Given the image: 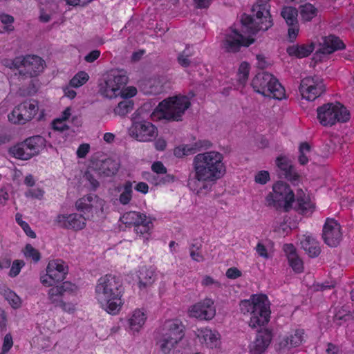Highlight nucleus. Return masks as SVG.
I'll return each instance as SVG.
<instances>
[{"label":"nucleus","instance_id":"obj_4","mask_svg":"<svg viewBox=\"0 0 354 354\" xmlns=\"http://www.w3.org/2000/svg\"><path fill=\"white\" fill-rule=\"evenodd\" d=\"M268 297L264 294L252 295L249 299L240 303V309L244 315L250 314L249 326L252 328L266 325L270 318V308Z\"/></svg>","mask_w":354,"mask_h":354},{"label":"nucleus","instance_id":"obj_52","mask_svg":"<svg viewBox=\"0 0 354 354\" xmlns=\"http://www.w3.org/2000/svg\"><path fill=\"white\" fill-rule=\"evenodd\" d=\"M52 126L55 130L59 131H63L68 129L67 122L57 118L53 121Z\"/></svg>","mask_w":354,"mask_h":354},{"label":"nucleus","instance_id":"obj_32","mask_svg":"<svg viewBox=\"0 0 354 354\" xmlns=\"http://www.w3.org/2000/svg\"><path fill=\"white\" fill-rule=\"evenodd\" d=\"M314 50L313 44L293 45L287 48V53L290 56H295L297 58H303L308 56Z\"/></svg>","mask_w":354,"mask_h":354},{"label":"nucleus","instance_id":"obj_22","mask_svg":"<svg viewBox=\"0 0 354 354\" xmlns=\"http://www.w3.org/2000/svg\"><path fill=\"white\" fill-rule=\"evenodd\" d=\"M272 333L268 329L259 330L254 341L248 346L250 354H263L272 341Z\"/></svg>","mask_w":354,"mask_h":354},{"label":"nucleus","instance_id":"obj_8","mask_svg":"<svg viewBox=\"0 0 354 354\" xmlns=\"http://www.w3.org/2000/svg\"><path fill=\"white\" fill-rule=\"evenodd\" d=\"M190 101L185 95H175L162 101L156 111L160 113V117L174 120H180L185 111L189 108Z\"/></svg>","mask_w":354,"mask_h":354},{"label":"nucleus","instance_id":"obj_35","mask_svg":"<svg viewBox=\"0 0 354 354\" xmlns=\"http://www.w3.org/2000/svg\"><path fill=\"white\" fill-rule=\"evenodd\" d=\"M119 167L118 160L108 158L101 163L100 173L105 176H111L118 172Z\"/></svg>","mask_w":354,"mask_h":354},{"label":"nucleus","instance_id":"obj_24","mask_svg":"<svg viewBox=\"0 0 354 354\" xmlns=\"http://www.w3.org/2000/svg\"><path fill=\"white\" fill-rule=\"evenodd\" d=\"M147 319V315L144 308H136L127 319L129 331L133 334L138 333L143 328Z\"/></svg>","mask_w":354,"mask_h":354},{"label":"nucleus","instance_id":"obj_53","mask_svg":"<svg viewBox=\"0 0 354 354\" xmlns=\"http://www.w3.org/2000/svg\"><path fill=\"white\" fill-rule=\"evenodd\" d=\"M137 93V89L133 86H129L125 88V86L122 88V92L120 94L123 98H130L135 96Z\"/></svg>","mask_w":354,"mask_h":354},{"label":"nucleus","instance_id":"obj_50","mask_svg":"<svg viewBox=\"0 0 354 354\" xmlns=\"http://www.w3.org/2000/svg\"><path fill=\"white\" fill-rule=\"evenodd\" d=\"M12 346L13 340L12 335L8 333L4 337L1 354H6L11 349Z\"/></svg>","mask_w":354,"mask_h":354},{"label":"nucleus","instance_id":"obj_48","mask_svg":"<svg viewBox=\"0 0 354 354\" xmlns=\"http://www.w3.org/2000/svg\"><path fill=\"white\" fill-rule=\"evenodd\" d=\"M25 266L23 260H15L10 266L9 276L10 277H17L21 272V268Z\"/></svg>","mask_w":354,"mask_h":354},{"label":"nucleus","instance_id":"obj_40","mask_svg":"<svg viewBox=\"0 0 354 354\" xmlns=\"http://www.w3.org/2000/svg\"><path fill=\"white\" fill-rule=\"evenodd\" d=\"M33 343L38 348L43 351H50L55 345L51 337H46L44 335L36 337L35 339H33Z\"/></svg>","mask_w":354,"mask_h":354},{"label":"nucleus","instance_id":"obj_43","mask_svg":"<svg viewBox=\"0 0 354 354\" xmlns=\"http://www.w3.org/2000/svg\"><path fill=\"white\" fill-rule=\"evenodd\" d=\"M23 253L26 259H31L35 263L38 262L41 259V254L39 250L30 244H27L25 246Z\"/></svg>","mask_w":354,"mask_h":354},{"label":"nucleus","instance_id":"obj_5","mask_svg":"<svg viewBox=\"0 0 354 354\" xmlns=\"http://www.w3.org/2000/svg\"><path fill=\"white\" fill-rule=\"evenodd\" d=\"M2 64L11 70H17L20 75L33 77L41 73L45 68V61L36 55L17 56L13 59L5 58Z\"/></svg>","mask_w":354,"mask_h":354},{"label":"nucleus","instance_id":"obj_41","mask_svg":"<svg viewBox=\"0 0 354 354\" xmlns=\"http://www.w3.org/2000/svg\"><path fill=\"white\" fill-rule=\"evenodd\" d=\"M133 108V102L130 100H124L118 103V106L114 109V113L115 115L124 116L131 111Z\"/></svg>","mask_w":354,"mask_h":354},{"label":"nucleus","instance_id":"obj_7","mask_svg":"<svg viewBox=\"0 0 354 354\" xmlns=\"http://www.w3.org/2000/svg\"><path fill=\"white\" fill-rule=\"evenodd\" d=\"M252 86L256 92L263 96L277 100H282L285 97L284 88L271 73H259L253 78Z\"/></svg>","mask_w":354,"mask_h":354},{"label":"nucleus","instance_id":"obj_21","mask_svg":"<svg viewBox=\"0 0 354 354\" xmlns=\"http://www.w3.org/2000/svg\"><path fill=\"white\" fill-rule=\"evenodd\" d=\"M55 222L59 227L75 231L83 230L86 225V218L77 213L59 214Z\"/></svg>","mask_w":354,"mask_h":354},{"label":"nucleus","instance_id":"obj_37","mask_svg":"<svg viewBox=\"0 0 354 354\" xmlns=\"http://www.w3.org/2000/svg\"><path fill=\"white\" fill-rule=\"evenodd\" d=\"M281 15L282 17L285 19L287 25H294L295 24L298 23V11L294 7H283L281 10Z\"/></svg>","mask_w":354,"mask_h":354},{"label":"nucleus","instance_id":"obj_39","mask_svg":"<svg viewBox=\"0 0 354 354\" xmlns=\"http://www.w3.org/2000/svg\"><path fill=\"white\" fill-rule=\"evenodd\" d=\"M300 17L304 21L312 20L317 15V9L311 3H306L300 7Z\"/></svg>","mask_w":354,"mask_h":354},{"label":"nucleus","instance_id":"obj_19","mask_svg":"<svg viewBox=\"0 0 354 354\" xmlns=\"http://www.w3.org/2000/svg\"><path fill=\"white\" fill-rule=\"evenodd\" d=\"M196 341L207 349L218 348L221 344L220 333L209 327H201L194 330Z\"/></svg>","mask_w":354,"mask_h":354},{"label":"nucleus","instance_id":"obj_57","mask_svg":"<svg viewBox=\"0 0 354 354\" xmlns=\"http://www.w3.org/2000/svg\"><path fill=\"white\" fill-rule=\"evenodd\" d=\"M151 169L156 174H165L167 172L166 167L160 161L153 162L151 165Z\"/></svg>","mask_w":354,"mask_h":354},{"label":"nucleus","instance_id":"obj_23","mask_svg":"<svg viewBox=\"0 0 354 354\" xmlns=\"http://www.w3.org/2000/svg\"><path fill=\"white\" fill-rule=\"evenodd\" d=\"M304 339V330L293 328L286 335L280 337L279 346L281 349L290 350L301 344Z\"/></svg>","mask_w":354,"mask_h":354},{"label":"nucleus","instance_id":"obj_1","mask_svg":"<svg viewBox=\"0 0 354 354\" xmlns=\"http://www.w3.org/2000/svg\"><path fill=\"white\" fill-rule=\"evenodd\" d=\"M269 1L258 0L252 6L250 15H242L243 31L247 30L248 35H243L234 28L226 30L221 42V46L226 52L236 53L239 51L241 47H248L254 41L251 35H254L259 30L266 31L273 25Z\"/></svg>","mask_w":354,"mask_h":354},{"label":"nucleus","instance_id":"obj_45","mask_svg":"<svg viewBox=\"0 0 354 354\" xmlns=\"http://www.w3.org/2000/svg\"><path fill=\"white\" fill-rule=\"evenodd\" d=\"M0 21L3 24L4 32H12L14 30V17L4 12H0Z\"/></svg>","mask_w":354,"mask_h":354},{"label":"nucleus","instance_id":"obj_11","mask_svg":"<svg viewBox=\"0 0 354 354\" xmlns=\"http://www.w3.org/2000/svg\"><path fill=\"white\" fill-rule=\"evenodd\" d=\"M120 220L127 225H133L134 232L138 236L148 239L153 228V222L156 219L145 214L131 211L124 213Z\"/></svg>","mask_w":354,"mask_h":354},{"label":"nucleus","instance_id":"obj_31","mask_svg":"<svg viewBox=\"0 0 354 354\" xmlns=\"http://www.w3.org/2000/svg\"><path fill=\"white\" fill-rule=\"evenodd\" d=\"M202 147L203 144L201 141L194 144L181 145L174 149V154L177 158H183L195 153Z\"/></svg>","mask_w":354,"mask_h":354},{"label":"nucleus","instance_id":"obj_9","mask_svg":"<svg viewBox=\"0 0 354 354\" xmlns=\"http://www.w3.org/2000/svg\"><path fill=\"white\" fill-rule=\"evenodd\" d=\"M317 113L319 123L324 127L346 122L350 118L348 111L339 102L325 104L317 108Z\"/></svg>","mask_w":354,"mask_h":354},{"label":"nucleus","instance_id":"obj_47","mask_svg":"<svg viewBox=\"0 0 354 354\" xmlns=\"http://www.w3.org/2000/svg\"><path fill=\"white\" fill-rule=\"evenodd\" d=\"M62 290L59 286H53L48 291V299L55 306L61 302L60 297L62 295Z\"/></svg>","mask_w":354,"mask_h":354},{"label":"nucleus","instance_id":"obj_56","mask_svg":"<svg viewBox=\"0 0 354 354\" xmlns=\"http://www.w3.org/2000/svg\"><path fill=\"white\" fill-rule=\"evenodd\" d=\"M289 26L288 28V37L291 41H293L298 35L299 33V26L298 23L295 24L294 25H288Z\"/></svg>","mask_w":354,"mask_h":354},{"label":"nucleus","instance_id":"obj_13","mask_svg":"<svg viewBox=\"0 0 354 354\" xmlns=\"http://www.w3.org/2000/svg\"><path fill=\"white\" fill-rule=\"evenodd\" d=\"M68 273V266L62 259L50 260L46 269V273L40 276L41 284L46 287L53 286L63 281Z\"/></svg>","mask_w":354,"mask_h":354},{"label":"nucleus","instance_id":"obj_16","mask_svg":"<svg viewBox=\"0 0 354 354\" xmlns=\"http://www.w3.org/2000/svg\"><path fill=\"white\" fill-rule=\"evenodd\" d=\"M302 98L313 101L325 91L323 79L317 75L304 78L299 88Z\"/></svg>","mask_w":354,"mask_h":354},{"label":"nucleus","instance_id":"obj_55","mask_svg":"<svg viewBox=\"0 0 354 354\" xmlns=\"http://www.w3.org/2000/svg\"><path fill=\"white\" fill-rule=\"evenodd\" d=\"M59 286L63 295L66 292H73L77 290V286L69 281L63 282Z\"/></svg>","mask_w":354,"mask_h":354},{"label":"nucleus","instance_id":"obj_10","mask_svg":"<svg viewBox=\"0 0 354 354\" xmlns=\"http://www.w3.org/2000/svg\"><path fill=\"white\" fill-rule=\"evenodd\" d=\"M266 201L268 206L288 211L295 201V194L287 183L278 181L273 185L272 192L266 196Z\"/></svg>","mask_w":354,"mask_h":354},{"label":"nucleus","instance_id":"obj_27","mask_svg":"<svg viewBox=\"0 0 354 354\" xmlns=\"http://www.w3.org/2000/svg\"><path fill=\"white\" fill-rule=\"evenodd\" d=\"M301 248L311 258L317 257L321 252L318 241L310 234H304L300 239Z\"/></svg>","mask_w":354,"mask_h":354},{"label":"nucleus","instance_id":"obj_28","mask_svg":"<svg viewBox=\"0 0 354 354\" xmlns=\"http://www.w3.org/2000/svg\"><path fill=\"white\" fill-rule=\"evenodd\" d=\"M283 251L286 255L289 266L294 272L301 273L304 271V263L298 256L295 246L291 243L283 245Z\"/></svg>","mask_w":354,"mask_h":354},{"label":"nucleus","instance_id":"obj_59","mask_svg":"<svg viewBox=\"0 0 354 354\" xmlns=\"http://www.w3.org/2000/svg\"><path fill=\"white\" fill-rule=\"evenodd\" d=\"M241 275V272L236 268H230L226 272V276L229 279H235Z\"/></svg>","mask_w":354,"mask_h":354},{"label":"nucleus","instance_id":"obj_42","mask_svg":"<svg viewBox=\"0 0 354 354\" xmlns=\"http://www.w3.org/2000/svg\"><path fill=\"white\" fill-rule=\"evenodd\" d=\"M250 64L246 62H242L239 68L237 73L238 82L241 85H244L248 78V75L250 72Z\"/></svg>","mask_w":354,"mask_h":354},{"label":"nucleus","instance_id":"obj_63","mask_svg":"<svg viewBox=\"0 0 354 354\" xmlns=\"http://www.w3.org/2000/svg\"><path fill=\"white\" fill-rule=\"evenodd\" d=\"M100 55V51L97 50H95L89 53L86 57L85 60L87 62H93L95 60H96Z\"/></svg>","mask_w":354,"mask_h":354},{"label":"nucleus","instance_id":"obj_26","mask_svg":"<svg viewBox=\"0 0 354 354\" xmlns=\"http://www.w3.org/2000/svg\"><path fill=\"white\" fill-rule=\"evenodd\" d=\"M138 284L140 290L151 286L156 280L155 269L152 266H141L137 272Z\"/></svg>","mask_w":354,"mask_h":354},{"label":"nucleus","instance_id":"obj_51","mask_svg":"<svg viewBox=\"0 0 354 354\" xmlns=\"http://www.w3.org/2000/svg\"><path fill=\"white\" fill-rule=\"evenodd\" d=\"M255 182L261 185H265L270 180V174L267 171H260L254 178Z\"/></svg>","mask_w":354,"mask_h":354},{"label":"nucleus","instance_id":"obj_38","mask_svg":"<svg viewBox=\"0 0 354 354\" xmlns=\"http://www.w3.org/2000/svg\"><path fill=\"white\" fill-rule=\"evenodd\" d=\"M1 293L13 308L17 309L21 306L20 297L10 289L4 288L1 289Z\"/></svg>","mask_w":354,"mask_h":354},{"label":"nucleus","instance_id":"obj_33","mask_svg":"<svg viewBox=\"0 0 354 354\" xmlns=\"http://www.w3.org/2000/svg\"><path fill=\"white\" fill-rule=\"evenodd\" d=\"M28 147L30 149L32 156L37 155L41 151H42L46 144V141L44 138L40 136H35L30 137L25 140Z\"/></svg>","mask_w":354,"mask_h":354},{"label":"nucleus","instance_id":"obj_46","mask_svg":"<svg viewBox=\"0 0 354 354\" xmlns=\"http://www.w3.org/2000/svg\"><path fill=\"white\" fill-rule=\"evenodd\" d=\"M310 152V146L307 142L301 143L299 146V162L305 165L308 162V155Z\"/></svg>","mask_w":354,"mask_h":354},{"label":"nucleus","instance_id":"obj_30","mask_svg":"<svg viewBox=\"0 0 354 354\" xmlns=\"http://www.w3.org/2000/svg\"><path fill=\"white\" fill-rule=\"evenodd\" d=\"M344 47V43L338 37L329 35L324 38L320 51L323 54H330L337 50L343 49Z\"/></svg>","mask_w":354,"mask_h":354},{"label":"nucleus","instance_id":"obj_14","mask_svg":"<svg viewBox=\"0 0 354 354\" xmlns=\"http://www.w3.org/2000/svg\"><path fill=\"white\" fill-rule=\"evenodd\" d=\"M38 103L32 100H26L16 106L8 115L10 122L15 124H24L30 121L37 113Z\"/></svg>","mask_w":354,"mask_h":354},{"label":"nucleus","instance_id":"obj_6","mask_svg":"<svg viewBox=\"0 0 354 354\" xmlns=\"http://www.w3.org/2000/svg\"><path fill=\"white\" fill-rule=\"evenodd\" d=\"M184 326L177 319L166 320L160 329L158 344L164 353H169L184 337Z\"/></svg>","mask_w":354,"mask_h":354},{"label":"nucleus","instance_id":"obj_29","mask_svg":"<svg viewBox=\"0 0 354 354\" xmlns=\"http://www.w3.org/2000/svg\"><path fill=\"white\" fill-rule=\"evenodd\" d=\"M296 203L298 210L303 214H311L315 208L314 203L302 189L297 192Z\"/></svg>","mask_w":354,"mask_h":354},{"label":"nucleus","instance_id":"obj_62","mask_svg":"<svg viewBox=\"0 0 354 354\" xmlns=\"http://www.w3.org/2000/svg\"><path fill=\"white\" fill-rule=\"evenodd\" d=\"M73 86L70 84L66 86L63 88V91L64 93V96L68 97L69 99H73L76 96V92L73 89Z\"/></svg>","mask_w":354,"mask_h":354},{"label":"nucleus","instance_id":"obj_17","mask_svg":"<svg viewBox=\"0 0 354 354\" xmlns=\"http://www.w3.org/2000/svg\"><path fill=\"white\" fill-rule=\"evenodd\" d=\"M188 315L200 320H211L216 315L214 301L210 298L194 304L188 308Z\"/></svg>","mask_w":354,"mask_h":354},{"label":"nucleus","instance_id":"obj_25","mask_svg":"<svg viewBox=\"0 0 354 354\" xmlns=\"http://www.w3.org/2000/svg\"><path fill=\"white\" fill-rule=\"evenodd\" d=\"M276 164L281 171V175L292 182V183L296 184L299 178V176L289 160L286 157H278L276 160Z\"/></svg>","mask_w":354,"mask_h":354},{"label":"nucleus","instance_id":"obj_36","mask_svg":"<svg viewBox=\"0 0 354 354\" xmlns=\"http://www.w3.org/2000/svg\"><path fill=\"white\" fill-rule=\"evenodd\" d=\"M119 192H121L119 196V201L122 205H127L132 198L133 185L131 181H127L123 185L117 188Z\"/></svg>","mask_w":354,"mask_h":354},{"label":"nucleus","instance_id":"obj_15","mask_svg":"<svg viewBox=\"0 0 354 354\" xmlns=\"http://www.w3.org/2000/svg\"><path fill=\"white\" fill-rule=\"evenodd\" d=\"M129 135L139 142H151L157 136L158 129L151 122L139 120L134 116Z\"/></svg>","mask_w":354,"mask_h":354},{"label":"nucleus","instance_id":"obj_34","mask_svg":"<svg viewBox=\"0 0 354 354\" xmlns=\"http://www.w3.org/2000/svg\"><path fill=\"white\" fill-rule=\"evenodd\" d=\"M28 147L26 140L24 142L19 143L11 147L9 150L10 153L15 158L21 160H29L32 157L31 152Z\"/></svg>","mask_w":354,"mask_h":354},{"label":"nucleus","instance_id":"obj_2","mask_svg":"<svg viewBox=\"0 0 354 354\" xmlns=\"http://www.w3.org/2000/svg\"><path fill=\"white\" fill-rule=\"evenodd\" d=\"M223 160V155L216 151L196 155L192 162L194 178L188 182L189 188L198 193L201 188L198 183L215 182L223 178L226 172Z\"/></svg>","mask_w":354,"mask_h":354},{"label":"nucleus","instance_id":"obj_61","mask_svg":"<svg viewBox=\"0 0 354 354\" xmlns=\"http://www.w3.org/2000/svg\"><path fill=\"white\" fill-rule=\"evenodd\" d=\"M72 108L71 106H68L62 112V113L57 118L67 122L72 115Z\"/></svg>","mask_w":354,"mask_h":354},{"label":"nucleus","instance_id":"obj_18","mask_svg":"<svg viewBox=\"0 0 354 354\" xmlns=\"http://www.w3.org/2000/svg\"><path fill=\"white\" fill-rule=\"evenodd\" d=\"M324 242L331 248L337 247L342 240L340 224L334 218H327L322 230Z\"/></svg>","mask_w":354,"mask_h":354},{"label":"nucleus","instance_id":"obj_20","mask_svg":"<svg viewBox=\"0 0 354 354\" xmlns=\"http://www.w3.org/2000/svg\"><path fill=\"white\" fill-rule=\"evenodd\" d=\"M105 201L95 194H88L78 199L75 203L78 211L86 212H102Z\"/></svg>","mask_w":354,"mask_h":354},{"label":"nucleus","instance_id":"obj_58","mask_svg":"<svg viewBox=\"0 0 354 354\" xmlns=\"http://www.w3.org/2000/svg\"><path fill=\"white\" fill-rule=\"evenodd\" d=\"M90 149V146L88 144H82L81 145L77 150V156L79 158H84L86 154L88 153Z\"/></svg>","mask_w":354,"mask_h":354},{"label":"nucleus","instance_id":"obj_64","mask_svg":"<svg viewBox=\"0 0 354 354\" xmlns=\"http://www.w3.org/2000/svg\"><path fill=\"white\" fill-rule=\"evenodd\" d=\"M339 347L334 344L328 343L326 349V354H339Z\"/></svg>","mask_w":354,"mask_h":354},{"label":"nucleus","instance_id":"obj_3","mask_svg":"<svg viewBox=\"0 0 354 354\" xmlns=\"http://www.w3.org/2000/svg\"><path fill=\"white\" fill-rule=\"evenodd\" d=\"M124 288L120 278L113 274H106L97 281L95 298L100 307L110 315H115L124 304Z\"/></svg>","mask_w":354,"mask_h":354},{"label":"nucleus","instance_id":"obj_54","mask_svg":"<svg viewBox=\"0 0 354 354\" xmlns=\"http://www.w3.org/2000/svg\"><path fill=\"white\" fill-rule=\"evenodd\" d=\"M44 194V191L40 188L30 189L26 194L27 197H32L37 199H41Z\"/></svg>","mask_w":354,"mask_h":354},{"label":"nucleus","instance_id":"obj_49","mask_svg":"<svg viewBox=\"0 0 354 354\" xmlns=\"http://www.w3.org/2000/svg\"><path fill=\"white\" fill-rule=\"evenodd\" d=\"M255 250L259 257L265 259H268L271 257L267 247L261 241L257 244Z\"/></svg>","mask_w":354,"mask_h":354},{"label":"nucleus","instance_id":"obj_60","mask_svg":"<svg viewBox=\"0 0 354 354\" xmlns=\"http://www.w3.org/2000/svg\"><path fill=\"white\" fill-rule=\"evenodd\" d=\"M186 50H188V49L184 50L183 53L179 55L178 57L179 64L184 67H187L189 64V61L188 59L189 54L186 53Z\"/></svg>","mask_w":354,"mask_h":354},{"label":"nucleus","instance_id":"obj_12","mask_svg":"<svg viewBox=\"0 0 354 354\" xmlns=\"http://www.w3.org/2000/svg\"><path fill=\"white\" fill-rule=\"evenodd\" d=\"M128 82V77L123 73L113 71L104 78L100 84V93L107 98H115L120 95Z\"/></svg>","mask_w":354,"mask_h":354},{"label":"nucleus","instance_id":"obj_44","mask_svg":"<svg viewBox=\"0 0 354 354\" xmlns=\"http://www.w3.org/2000/svg\"><path fill=\"white\" fill-rule=\"evenodd\" d=\"M89 79L87 73L80 71L77 73L70 81V85L74 88H78L84 85Z\"/></svg>","mask_w":354,"mask_h":354}]
</instances>
